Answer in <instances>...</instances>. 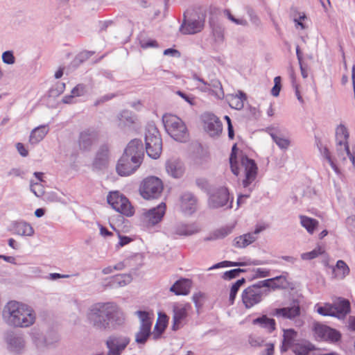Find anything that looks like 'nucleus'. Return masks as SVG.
Returning a JSON list of instances; mask_svg holds the SVG:
<instances>
[{
    "mask_svg": "<svg viewBox=\"0 0 355 355\" xmlns=\"http://www.w3.org/2000/svg\"><path fill=\"white\" fill-rule=\"evenodd\" d=\"M349 134L347 128L343 124L338 125L336 130V141L343 140L345 142H348Z\"/></svg>",
    "mask_w": 355,
    "mask_h": 355,
    "instance_id": "40",
    "label": "nucleus"
},
{
    "mask_svg": "<svg viewBox=\"0 0 355 355\" xmlns=\"http://www.w3.org/2000/svg\"><path fill=\"white\" fill-rule=\"evenodd\" d=\"M297 336V331L293 329H284L283 341L284 344H286L288 347H293L295 337Z\"/></svg>",
    "mask_w": 355,
    "mask_h": 355,
    "instance_id": "38",
    "label": "nucleus"
},
{
    "mask_svg": "<svg viewBox=\"0 0 355 355\" xmlns=\"http://www.w3.org/2000/svg\"><path fill=\"white\" fill-rule=\"evenodd\" d=\"M87 318L89 324L101 331L116 330L125 322L123 313L113 302L94 304L88 310Z\"/></svg>",
    "mask_w": 355,
    "mask_h": 355,
    "instance_id": "1",
    "label": "nucleus"
},
{
    "mask_svg": "<svg viewBox=\"0 0 355 355\" xmlns=\"http://www.w3.org/2000/svg\"><path fill=\"white\" fill-rule=\"evenodd\" d=\"M300 223L309 234H313L319 224L316 219L306 216H300Z\"/></svg>",
    "mask_w": 355,
    "mask_h": 355,
    "instance_id": "35",
    "label": "nucleus"
},
{
    "mask_svg": "<svg viewBox=\"0 0 355 355\" xmlns=\"http://www.w3.org/2000/svg\"><path fill=\"white\" fill-rule=\"evenodd\" d=\"M119 125L122 128H128L129 130L133 129V125L135 122V119L132 112L128 110H123L120 114Z\"/></svg>",
    "mask_w": 355,
    "mask_h": 355,
    "instance_id": "33",
    "label": "nucleus"
},
{
    "mask_svg": "<svg viewBox=\"0 0 355 355\" xmlns=\"http://www.w3.org/2000/svg\"><path fill=\"white\" fill-rule=\"evenodd\" d=\"M48 131L49 130L46 125H40L34 128L31 132L29 142L32 145L38 144L44 138Z\"/></svg>",
    "mask_w": 355,
    "mask_h": 355,
    "instance_id": "29",
    "label": "nucleus"
},
{
    "mask_svg": "<svg viewBox=\"0 0 355 355\" xmlns=\"http://www.w3.org/2000/svg\"><path fill=\"white\" fill-rule=\"evenodd\" d=\"M204 297L205 294L201 292H198L193 295L192 300L195 304V306L198 310L202 306L203 304L201 302V300Z\"/></svg>",
    "mask_w": 355,
    "mask_h": 355,
    "instance_id": "60",
    "label": "nucleus"
},
{
    "mask_svg": "<svg viewBox=\"0 0 355 355\" xmlns=\"http://www.w3.org/2000/svg\"><path fill=\"white\" fill-rule=\"evenodd\" d=\"M166 329V326L160 325L159 324L156 323L154 327L153 332H152L153 340H157L159 339L165 331Z\"/></svg>",
    "mask_w": 355,
    "mask_h": 355,
    "instance_id": "54",
    "label": "nucleus"
},
{
    "mask_svg": "<svg viewBox=\"0 0 355 355\" xmlns=\"http://www.w3.org/2000/svg\"><path fill=\"white\" fill-rule=\"evenodd\" d=\"M141 164L140 162L137 164L132 162L131 157L122 154L116 162V172L121 177L129 176L135 173Z\"/></svg>",
    "mask_w": 355,
    "mask_h": 355,
    "instance_id": "16",
    "label": "nucleus"
},
{
    "mask_svg": "<svg viewBox=\"0 0 355 355\" xmlns=\"http://www.w3.org/2000/svg\"><path fill=\"white\" fill-rule=\"evenodd\" d=\"M114 279L115 282H117L120 286H123L131 282L132 277L130 275L128 274H120L116 275Z\"/></svg>",
    "mask_w": 355,
    "mask_h": 355,
    "instance_id": "52",
    "label": "nucleus"
},
{
    "mask_svg": "<svg viewBox=\"0 0 355 355\" xmlns=\"http://www.w3.org/2000/svg\"><path fill=\"white\" fill-rule=\"evenodd\" d=\"M275 278H277L275 279V282H274L275 286H277L279 287H277L276 289H294V285L293 283L289 282L285 276L284 275H279L277 276Z\"/></svg>",
    "mask_w": 355,
    "mask_h": 355,
    "instance_id": "39",
    "label": "nucleus"
},
{
    "mask_svg": "<svg viewBox=\"0 0 355 355\" xmlns=\"http://www.w3.org/2000/svg\"><path fill=\"white\" fill-rule=\"evenodd\" d=\"M331 329V327H328L324 324H321L320 323H315L314 324V328H313L315 334L322 340H323L327 332L328 331V329Z\"/></svg>",
    "mask_w": 355,
    "mask_h": 355,
    "instance_id": "49",
    "label": "nucleus"
},
{
    "mask_svg": "<svg viewBox=\"0 0 355 355\" xmlns=\"http://www.w3.org/2000/svg\"><path fill=\"white\" fill-rule=\"evenodd\" d=\"M198 232L196 229L193 225H188L184 223H179L175 225L171 230V234L178 236H191Z\"/></svg>",
    "mask_w": 355,
    "mask_h": 355,
    "instance_id": "27",
    "label": "nucleus"
},
{
    "mask_svg": "<svg viewBox=\"0 0 355 355\" xmlns=\"http://www.w3.org/2000/svg\"><path fill=\"white\" fill-rule=\"evenodd\" d=\"M229 105L233 109L241 110L243 108L244 102L241 100V97H235L234 95H232Z\"/></svg>",
    "mask_w": 355,
    "mask_h": 355,
    "instance_id": "51",
    "label": "nucleus"
},
{
    "mask_svg": "<svg viewBox=\"0 0 355 355\" xmlns=\"http://www.w3.org/2000/svg\"><path fill=\"white\" fill-rule=\"evenodd\" d=\"M247 271L246 269H242V268H234L232 269L227 271H225L222 278L225 280H231L233 279L240 275L241 273L245 272Z\"/></svg>",
    "mask_w": 355,
    "mask_h": 355,
    "instance_id": "43",
    "label": "nucleus"
},
{
    "mask_svg": "<svg viewBox=\"0 0 355 355\" xmlns=\"http://www.w3.org/2000/svg\"><path fill=\"white\" fill-rule=\"evenodd\" d=\"M317 312L324 316H332L334 317V306L331 304H325L324 306H318Z\"/></svg>",
    "mask_w": 355,
    "mask_h": 355,
    "instance_id": "45",
    "label": "nucleus"
},
{
    "mask_svg": "<svg viewBox=\"0 0 355 355\" xmlns=\"http://www.w3.org/2000/svg\"><path fill=\"white\" fill-rule=\"evenodd\" d=\"M345 150H346V155L352 162L353 166L355 168V151H354V150L352 152L350 151L348 142H345Z\"/></svg>",
    "mask_w": 355,
    "mask_h": 355,
    "instance_id": "64",
    "label": "nucleus"
},
{
    "mask_svg": "<svg viewBox=\"0 0 355 355\" xmlns=\"http://www.w3.org/2000/svg\"><path fill=\"white\" fill-rule=\"evenodd\" d=\"M31 190L37 197H40L44 193V189L40 183H33L31 182Z\"/></svg>",
    "mask_w": 355,
    "mask_h": 355,
    "instance_id": "58",
    "label": "nucleus"
},
{
    "mask_svg": "<svg viewBox=\"0 0 355 355\" xmlns=\"http://www.w3.org/2000/svg\"><path fill=\"white\" fill-rule=\"evenodd\" d=\"M255 270V275L252 277V279L266 277L270 276V270L265 268H257Z\"/></svg>",
    "mask_w": 355,
    "mask_h": 355,
    "instance_id": "62",
    "label": "nucleus"
},
{
    "mask_svg": "<svg viewBox=\"0 0 355 355\" xmlns=\"http://www.w3.org/2000/svg\"><path fill=\"white\" fill-rule=\"evenodd\" d=\"M341 339V334L338 330L331 328L328 329L323 340L329 341L331 343H336Z\"/></svg>",
    "mask_w": 355,
    "mask_h": 355,
    "instance_id": "42",
    "label": "nucleus"
},
{
    "mask_svg": "<svg viewBox=\"0 0 355 355\" xmlns=\"http://www.w3.org/2000/svg\"><path fill=\"white\" fill-rule=\"evenodd\" d=\"M1 59L3 63L9 65L15 64L16 60L14 53L11 50L4 51L1 55Z\"/></svg>",
    "mask_w": 355,
    "mask_h": 355,
    "instance_id": "50",
    "label": "nucleus"
},
{
    "mask_svg": "<svg viewBox=\"0 0 355 355\" xmlns=\"http://www.w3.org/2000/svg\"><path fill=\"white\" fill-rule=\"evenodd\" d=\"M315 349L314 345L309 341L297 343L293 345V352L295 355H309L310 352Z\"/></svg>",
    "mask_w": 355,
    "mask_h": 355,
    "instance_id": "31",
    "label": "nucleus"
},
{
    "mask_svg": "<svg viewBox=\"0 0 355 355\" xmlns=\"http://www.w3.org/2000/svg\"><path fill=\"white\" fill-rule=\"evenodd\" d=\"M151 335V329L140 325L139 330L135 335V342L138 345H145Z\"/></svg>",
    "mask_w": 355,
    "mask_h": 355,
    "instance_id": "36",
    "label": "nucleus"
},
{
    "mask_svg": "<svg viewBox=\"0 0 355 355\" xmlns=\"http://www.w3.org/2000/svg\"><path fill=\"white\" fill-rule=\"evenodd\" d=\"M136 315H138L141 320L140 325L146 328L151 329L152 327V320L150 317L149 313L146 311H137Z\"/></svg>",
    "mask_w": 355,
    "mask_h": 355,
    "instance_id": "41",
    "label": "nucleus"
},
{
    "mask_svg": "<svg viewBox=\"0 0 355 355\" xmlns=\"http://www.w3.org/2000/svg\"><path fill=\"white\" fill-rule=\"evenodd\" d=\"M110 147L107 144H101L96 152L92 163L93 171H102L107 169L110 164Z\"/></svg>",
    "mask_w": 355,
    "mask_h": 355,
    "instance_id": "12",
    "label": "nucleus"
},
{
    "mask_svg": "<svg viewBox=\"0 0 355 355\" xmlns=\"http://www.w3.org/2000/svg\"><path fill=\"white\" fill-rule=\"evenodd\" d=\"M204 129L211 137H218L223 132V123L213 113L207 112L202 115Z\"/></svg>",
    "mask_w": 355,
    "mask_h": 355,
    "instance_id": "13",
    "label": "nucleus"
},
{
    "mask_svg": "<svg viewBox=\"0 0 355 355\" xmlns=\"http://www.w3.org/2000/svg\"><path fill=\"white\" fill-rule=\"evenodd\" d=\"M162 122L167 133L175 141L186 142L189 139L187 128L179 117L165 114L162 116Z\"/></svg>",
    "mask_w": 355,
    "mask_h": 355,
    "instance_id": "3",
    "label": "nucleus"
},
{
    "mask_svg": "<svg viewBox=\"0 0 355 355\" xmlns=\"http://www.w3.org/2000/svg\"><path fill=\"white\" fill-rule=\"evenodd\" d=\"M323 252L324 251L322 248L320 247H318L310 252L302 253L301 254V258L303 260H311L316 258L320 254H322Z\"/></svg>",
    "mask_w": 355,
    "mask_h": 355,
    "instance_id": "48",
    "label": "nucleus"
},
{
    "mask_svg": "<svg viewBox=\"0 0 355 355\" xmlns=\"http://www.w3.org/2000/svg\"><path fill=\"white\" fill-rule=\"evenodd\" d=\"M65 88V84L64 83H58L55 87H52L50 90L51 96H58L62 94Z\"/></svg>",
    "mask_w": 355,
    "mask_h": 355,
    "instance_id": "59",
    "label": "nucleus"
},
{
    "mask_svg": "<svg viewBox=\"0 0 355 355\" xmlns=\"http://www.w3.org/2000/svg\"><path fill=\"white\" fill-rule=\"evenodd\" d=\"M241 164L245 171V178L242 181V185L244 188H248L250 193L252 191L253 187L250 186L256 180L258 173L257 164L253 159L246 155H241Z\"/></svg>",
    "mask_w": 355,
    "mask_h": 355,
    "instance_id": "10",
    "label": "nucleus"
},
{
    "mask_svg": "<svg viewBox=\"0 0 355 355\" xmlns=\"http://www.w3.org/2000/svg\"><path fill=\"white\" fill-rule=\"evenodd\" d=\"M145 144L147 155L156 159L160 157L162 150V140L157 128L153 123H148L145 131Z\"/></svg>",
    "mask_w": 355,
    "mask_h": 355,
    "instance_id": "4",
    "label": "nucleus"
},
{
    "mask_svg": "<svg viewBox=\"0 0 355 355\" xmlns=\"http://www.w3.org/2000/svg\"><path fill=\"white\" fill-rule=\"evenodd\" d=\"M238 152H239V148L237 147V144H234L232 147L231 153L230 155L229 160H230L231 171L236 176H238L240 173L239 163H238Z\"/></svg>",
    "mask_w": 355,
    "mask_h": 355,
    "instance_id": "32",
    "label": "nucleus"
},
{
    "mask_svg": "<svg viewBox=\"0 0 355 355\" xmlns=\"http://www.w3.org/2000/svg\"><path fill=\"white\" fill-rule=\"evenodd\" d=\"M192 281L187 278H181L177 280L171 287L170 291L176 295H187L190 292Z\"/></svg>",
    "mask_w": 355,
    "mask_h": 355,
    "instance_id": "23",
    "label": "nucleus"
},
{
    "mask_svg": "<svg viewBox=\"0 0 355 355\" xmlns=\"http://www.w3.org/2000/svg\"><path fill=\"white\" fill-rule=\"evenodd\" d=\"M3 318L9 326L25 328L35 323V313L28 305L10 301L3 308Z\"/></svg>",
    "mask_w": 355,
    "mask_h": 355,
    "instance_id": "2",
    "label": "nucleus"
},
{
    "mask_svg": "<svg viewBox=\"0 0 355 355\" xmlns=\"http://www.w3.org/2000/svg\"><path fill=\"white\" fill-rule=\"evenodd\" d=\"M333 277L345 278L349 273V268L343 260H338L334 267H331Z\"/></svg>",
    "mask_w": 355,
    "mask_h": 355,
    "instance_id": "30",
    "label": "nucleus"
},
{
    "mask_svg": "<svg viewBox=\"0 0 355 355\" xmlns=\"http://www.w3.org/2000/svg\"><path fill=\"white\" fill-rule=\"evenodd\" d=\"M233 227H223L214 230L218 239H222L229 235L232 231Z\"/></svg>",
    "mask_w": 355,
    "mask_h": 355,
    "instance_id": "53",
    "label": "nucleus"
},
{
    "mask_svg": "<svg viewBox=\"0 0 355 355\" xmlns=\"http://www.w3.org/2000/svg\"><path fill=\"white\" fill-rule=\"evenodd\" d=\"M346 226L348 230L355 235V216H351L346 219Z\"/></svg>",
    "mask_w": 355,
    "mask_h": 355,
    "instance_id": "63",
    "label": "nucleus"
},
{
    "mask_svg": "<svg viewBox=\"0 0 355 355\" xmlns=\"http://www.w3.org/2000/svg\"><path fill=\"white\" fill-rule=\"evenodd\" d=\"M4 341L8 351L14 355L22 354L26 349V340L23 334L14 331L4 334Z\"/></svg>",
    "mask_w": 355,
    "mask_h": 355,
    "instance_id": "9",
    "label": "nucleus"
},
{
    "mask_svg": "<svg viewBox=\"0 0 355 355\" xmlns=\"http://www.w3.org/2000/svg\"><path fill=\"white\" fill-rule=\"evenodd\" d=\"M208 196L209 208L219 209L226 207L225 209H231L232 207L233 198L230 201V192L225 187H219L213 189Z\"/></svg>",
    "mask_w": 355,
    "mask_h": 355,
    "instance_id": "7",
    "label": "nucleus"
},
{
    "mask_svg": "<svg viewBox=\"0 0 355 355\" xmlns=\"http://www.w3.org/2000/svg\"><path fill=\"white\" fill-rule=\"evenodd\" d=\"M98 132L94 129L88 128L80 132L78 146L81 151L89 152L93 145L98 141Z\"/></svg>",
    "mask_w": 355,
    "mask_h": 355,
    "instance_id": "17",
    "label": "nucleus"
},
{
    "mask_svg": "<svg viewBox=\"0 0 355 355\" xmlns=\"http://www.w3.org/2000/svg\"><path fill=\"white\" fill-rule=\"evenodd\" d=\"M204 25L205 17H200L193 9H188L183 14L182 23L179 30L184 35H193L200 33Z\"/></svg>",
    "mask_w": 355,
    "mask_h": 355,
    "instance_id": "5",
    "label": "nucleus"
},
{
    "mask_svg": "<svg viewBox=\"0 0 355 355\" xmlns=\"http://www.w3.org/2000/svg\"><path fill=\"white\" fill-rule=\"evenodd\" d=\"M248 343L252 347H261L264 343V339L260 336L250 335L248 337Z\"/></svg>",
    "mask_w": 355,
    "mask_h": 355,
    "instance_id": "56",
    "label": "nucleus"
},
{
    "mask_svg": "<svg viewBox=\"0 0 355 355\" xmlns=\"http://www.w3.org/2000/svg\"><path fill=\"white\" fill-rule=\"evenodd\" d=\"M263 292L256 291L248 286L243 290L241 298L246 309H250L262 300Z\"/></svg>",
    "mask_w": 355,
    "mask_h": 355,
    "instance_id": "19",
    "label": "nucleus"
},
{
    "mask_svg": "<svg viewBox=\"0 0 355 355\" xmlns=\"http://www.w3.org/2000/svg\"><path fill=\"white\" fill-rule=\"evenodd\" d=\"M130 342V338L121 334H112L107 338L105 345L108 351L106 355H121Z\"/></svg>",
    "mask_w": 355,
    "mask_h": 355,
    "instance_id": "11",
    "label": "nucleus"
},
{
    "mask_svg": "<svg viewBox=\"0 0 355 355\" xmlns=\"http://www.w3.org/2000/svg\"><path fill=\"white\" fill-rule=\"evenodd\" d=\"M190 306L189 304L173 306V323L171 325L173 331H177L182 327V321L187 318L188 315L187 310Z\"/></svg>",
    "mask_w": 355,
    "mask_h": 355,
    "instance_id": "20",
    "label": "nucleus"
},
{
    "mask_svg": "<svg viewBox=\"0 0 355 355\" xmlns=\"http://www.w3.org/2000/svg\"><path fill=\"white\" fill-rule=\"evenodd\" d=\"M267 131L272 137L273 141L275 142L280 149L286 150L288 148L291 144V141L288 139L285 138L280 130L273 128H268Z\"/></svg>",
    "mask_w": 355,
    "mask_h": 355,
    "instance_id": "24",
    "label": "nucleus"
},
{
    "mask_svg": "<svg viewBox=\"0 0 355 355\" xmlns=\"http://www.w3.org/2000/svg\"><path fill=\"white\" fill-rule=\"evenodd\" d=\"M166 211V204L161 202L156 207L146 210L143 214L144 220L150 225L158 224L163 218Z\"/></svg>",
    "mask_w": 355,
    "mask_h": 355,
    "instance_id": "18",
    "label": "nucleus"
},
{
    "mask_svg": "<svg viewBox=\"0 0 355 355\" xmlns=\"http://www.w3.org/2000/svg\"><path fill=\"white\" fill-rule=\"evenodd\" d=\"M107 202L117 212L127 216H132L135 209L128 198L119 191H111L107 196Z\"/></svg>",
    "mask_w": 355,
    "mask_h": 355,
    "instance_id": "6",
    "label": "nucleus"
},
{
    "mask_svg": "<svg viewBox=\"0 0 355 355\" xmlns=\"http://www.w3.org/2000/svg\"><path fill=\"white\" fill-rule=\"evenodd\" d=\"M334 317L343 319L351 311L350 302L347 299L339 297L338 302L333 304Z\"/></svg>",
    "mask_w": 355,
    "mask_h": 355,
    "instance_id": "22",
    "label": "nucleus"
},
{
    "mask_svg": "<svg viewBox=\"0 0 355 355\" xmlns=\"http://www.w3.org/2000/svg\"><path fill=\"white\" fill-rule=\"evenodd\" d=\"M117 234L119 239V241L116 245L117 248L123 247L125 245H128L130 242L133 241V239L128 236L121 235L119 231H117Z\"/></svg>",
    "mask_w": 355,
    "mask_h": 355,
    "instance_id": "61",
    "label": "nucleus"
},
{
    "mask_svg": "<svg viewBox=\"0 0 355 355\" xmlns=\"http://www.w3.org/2000/svg\"><path fill=\"white\" fill-rule=\"evenodd\" d=\"M196 186L207 195L211 191L208 180L203 178H198L196 180Z\"/></svg>",
    "mask_w": 355,
    "mask_h": 355,
    "instance_id": "47",
    "label": "nucleus"
},
{
    "mask_svg": "<svg viewBox=\"0 0 355 355\" xmlns=\"http://www.w3.org/2000/svg\"><path fill=\"white\" fill-rule=\"evenodd\" d=\"M12 227L15 233L20 236H32L35 232L31 225L23 220L15 221Z\"/></svg>",
    "mask_w": 355,
    "mask_h": 355,
    "instance_id": "26",
    "label": "nucleus"
},
{
    "mask_svg": "<svg viewBox=\"0 0 355 355\" xmlns=\"http://www.w3.org/2000/svg\"><path fill=\"white\" fill-rule=\"evenodd\" d=\"M88 93L87 85L83 83H79L75 86L71 92V94H73L76 97L83 96Z\"/></svg>",
    "mask_w": 355,
    "mask_h": 355,
    "instance_id": "46",
    "label": "nucleus"
},
{
    "mask_svg": "<svg viewBox=\"0 0 355 355\" xmlns=\"http://www.w3.org/2000/svg\"><path fill=\"white\" fill-rule=\"evenodd\" d=\"M123 154L131 157L132 162H143L144 158V148L142 141L139 139H133L128 142Z\"/></svg>",
    "mask_w": 355,
    "mask_h": 355,
    "instance_id": "15",
    "label": "nucleus"
},
{
    "mask_svg": "<svg viewBox=\"0 0 355 355\" xmlns=\"http://www.w3.org/2000/svg\"><path fill=\"white\" fill-rule=\"evenodd\" d=\"M238 239L239 240L243 241V245H239V248H245L246 246L249 245L250 244L252 243L254 241H256L257 236L254 235L253 232L252 233H247L243 235L238 236Z\"/></svg>",
    "mask_w": 355,
    "mask_h": 355,
    "instance_id": "44",
    "label": "nucleus"
},
{
    "mask_svg": "<svg viewBox=\"0 0 355 355\" xmlns=\"http://www.w3.org/2000/svg\"><path fill=\"white\" fill-rule=\"evenodd\" d=\"M181 207L187 214H192L197 209V198L191 192H185L181 197Z\"/></svg>",
    "mask_w": 355,
    "mask_h": 355,
    "instance_id": "21",
    "label": "nucleus"
},
{
    "mask_svg": "<svg viewBox=\"0 0 355 355\" xmlns=\"http://www.w3.org/2000/svg\"><path fill=\"white\" fill-rule=\"evenodd\" d=\"M162 191L163 184L162 180L155 176L145 178L139 188L141 196L146 200L158 198Z\"/></svg>",
    "mask_w": 355,
    "mask_h": 355,
    "instance_id": "8",
    "label": "nucleus"
},
{
    "mask_svg": "<svg viewBox=\"0 0 355 355\" xmlns=\"http://www.w3.org/2000/svg\"><path fill=\"white\" fill-rule=\"evenodd\" d=\"M139 44L141 47L143 49L156 48L159 46L157 42L153 39L141 40Z\"/></svg>",
    "mask_w": 355,
    "mask_h": 355,
    "instance_id": "57",
    "label": "nucleus"
},
{
    "mask_svg": "<svg viewBox=\"0 0 355 355\" xmlns=\"http://www.w3.org/2000/svg\"><path fill=\"white\" fill-rule=\"evenodd\" d=\"M254 325H259L266 329L268 333H272L276 329V322L275 319L268 318L266 315L254 318L252 322Z\"/></svg>",
    "mask_w": 355,
    "mask_h": 355,
    "instance_id": "25",
    "label": "nucleus"
},
{
    "mask_svg": "<svg viewBox=\"0 0 355 355\" xmlns=\"http://www.w3.org/2000/svg\"><path fill=\"white\" fill-rule=\"evenodd\" d=\"M301 314V307L300 301L297 299H293L290 306L276 308L270 312V315L284 319L293 320Z\"/></svg>",
    "mask_w": 355,
    "mask_h": 355,
    "instance_id": "14",
    "label": "nucleus"
},
{
    "mask_svg": "<svg viewBox=\"0 0 355 355\" xmlns=\"http://www.w3.org/2000/svg\"><path fill=\"white\" fill-rule=\"evenodd\" d=\"M345 141L343 140L336 141V151L337 155L340 159L345 161L346 159L345 154L346 150H345Z\"/></svg>",
    "mask_w": 355,
    "mask_h": 355,
    "instance_id": "55",
    "label": "nucleus"
},
{
    "mask_svg": "<svg viewBox=\"0 0 355 355\" xmlns=\"http://www.w3.org/2000/svg\"><path fill=\"white\" fill-rule=\"evenodd\" d=\"M246 280L244 277H242L238 280H236L231 286L230 291V297H229V302L230 304L232 305L234 303L236 295L238 291H239L241 286H242Z\"/></svg>",
    "mask_w": 355,
    "mask_h": 355,
    "instance_id": "37",
    "label": "nucleus"
},
{
    "mask_svg": "<svg viewBox=\"0 0 355 355\" xmlns=\"http://www.w3.org/2000/svg\"><path fill=\"white\" fill-rule=\"evenodd\" d=\"M166 169L167 173L175 178L182 177L184 173L182 166L175 162H168L166 164Z\"/></svg>",
    "mask_w": 355,
    "mask_h": 355,
    "instance_id": "34",
    "label": "nucleus"
},
{
    "mask_svg": "<svg viewBox=\"0 0 355 355\" xmlns=\"http://www.w3.org/2000/svg\"><path fill=\"white\" fill-rule=\"evenodd\" d=\"M203 92H208L212 95H214L218 98H223L224 92L223 90L222 85L218 80H211L205 88L201 89Z\"/></svg>",
    "mask_w": 355,
    "mask_h": 355,
    "instance_id": "28",
    "label": "nucleus"
}]
</instances>
